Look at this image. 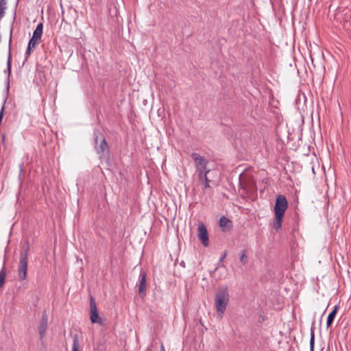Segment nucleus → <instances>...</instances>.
<instances>
[{
	"mask_svg": "<svg viewBox=\"0 0 351 351\" xmlns=\"http://www.w3.org/2000/svg\"><path fill=\"white\" fill-rule=\"evenodd\" d=\"M43 25L42 23H40L34 31L33 36L31 38H33L34 40H40L43 34Z\"/></svg>",
	"mask_w": 351,
	"mask_h": 351,
	"instance_id": "12",
	"label": "nucleus"
},
{
	"mask_svg": "<svg viewBox=\"0 0 351 351\" xmlns=\"http://www.w3.org/2000/svg\"><path fill=\"white\" fill-rule=\"evenodd\" d=\"M230 295L227 287H221L218 289L215 298V305L217 316L221 319L226 310L229 302Z\"/></svg>",
	"mask_w": 351,
	"mask_h": 351,
	"instance_id": "2",
	"label": "nucleus"
},
{
	"mask_svg": "<svg viewBox=\"0 0 351 351\" xmlns=\"http://www.w3.org/2000/svg\"><path fill=\"white\" fill-rule=\"evenodd\" d=\"M240 262L243 264V265H245L247 262V256L246 255V253H245V251H243L241 256H240Z\"/></svg>",
	"mask_w": 351,
	"mask_h": 351,
	"instance_id": "18",
	"label": "nucleus"
},
{
	"mask_svg": "<svg viewBox=\"0 0 351 351\" xmlns=\"http://www.w3.org/2000/svg\"><path fill=\"white\" fill-rule=\"evenodd\" d=\"M197 237L204 247L209 245V238L207 229L203 223H200L197 228Z\"/></svg>",
	"mask_w": 351,
	"mask_h": 351,
	"instance_id": "7",
	"label": "nucleus"
},
{
	"mask_svg": "<svg viewBox=\"0 0 351 351\" xmlns=\"http://www.w3.org/2000/svg\"><path fill=\"white\" fill-rule=\"evenodd\" d=\"M6 0H0V6H5Z\"/></svg>",
	"mask_w": 351,
	"mask_h": 351,
	"instance_id": "23",
	"label": "nucleus"
},
{
	"mask_svg": "<svg viewBox=\"0 0 351 351\" xmlns=\"http://www.w3.org/2000/svg\"><path fill=\"white\" fill-rule=\"evenodd\" d=\"M146 278L147 274L145 271H141L139 275L138 279V293L141 297H144L146 291Z\"/></svg>",
	"mask_w": 351,
	"mask_h": 351,
	"instance_id": "8",
	"label": "nucleus"
},
{
	"mask_svg": "<svg viewBox=\"0 0 351 351\" xmlns=\"http://www.w3.org/2000/svg\"><path fill=\"white\" fill-rule=\"evenodd\" d=\"M79 349V342L77 337L75 336L73 339V346H72V350L71 351H78Z\"/></svg>",
	"mask_w": 351,
	"mask_h": 351,
	"instance_id": "19",
	"label": "nucleus"
},
{
	"mask_svg": "<svg viewBox=\"0 0 351 351\" xmlns=\"http://www.w3.org/2000/svg\"><path fill=\"white\" fill-rule=\"evenodd\" d=\"M208 173H204L199 176H197L198 180L200 182V183L204 185V189H206L210 188V180L208 178Z\"/></svg>",
	"mask_w": 351,
	"mask_h": 351,
	"instance_id": "14",
	"label": "nucleus"
},
{
	"mask_svg": "<svg viewBox=\"0 0 351 351\" xmlns=\"http://www.w3.org/2000/svg\"><path fill=\"white\" fill-rule=\"evenodd\" d=\"M12 27L10 29V36L9 39V53L7 61V69L5 70V73H8V78H7V88L10 87V75L11 74V43H12Z\"/></svg>",
	"mask_w": 351,
	"mask_h": 351,
	"instance_id": "9",
	"label": "nucleus"
},
{
	"mask_svg": "<svg viewBox=\"0 0 351 351\" xmlns=\"http://www.w3.org/2000/svg\"><path fill=\"white\" fill-rule=\"evenodd\" d=\"M97 141H98V136H95V141L96 145L97 144Z\"/></svg>",
	"mask_w": 351,
	"mask_h": 351,
	"instance_id": "24",
	"label": "nucleus"
},
{
	"mask_svg": "<svg viewBox=\"0 0 351 351\" xmlns=\"http://www.w3.org/2000/svg\"><path fill=\"white\" fill-rule=\"evenodd\" d=\"M28 250L29 247H27L20 254L18 275L19 280L21 281H23L27 278Z\"/></svg>",
	"mask_w": 351,
	"mask_h": 351,
	"instance_id": "4",
	"label": "nucleus"
},
{
	"mask_svg": "<svg viewBox=\"0 0 351 351\" xmlns=\"http://www.w3.org/2000/svg\"><path fill=\"white\" fill-rule=\"evenodd\" d=\"M95 148L100 158L106 160H110L109 147L104 137H102L100 144L99 145H96Z\"/></svg>",
	"mask_w": 351,
	"mask_h": 351,
	"instance_id": "5",
	"label": "nucleus"
},
{
	"mask_svg": "<svg viewBox=\"0 0 351 351\" xmlns=\"http://www.w3.org/2000/svg\"><path fill=\"white\" fill-rule=\"evenodd\" d=\"M6 278V267H5V262H3V267L0 270V287L2 288L5 283V280Z\"/></svg>",
	"mask_w": 351,
	"mask_h": 351,
	"instance_id": "15",
	"label": "nucleus"
},
{
	"mask_svg": "<svg viewBox=\"0 0 351 351\" xmlns=\"http://www.w3.org/2000/svg\"><path fill=\"white\" fill-rule=\"evenodd\" d=\"M314 343H315L314 329L311 328V339H310L311 351H313Z\"/></svg>",
	"mask_w": 351,
	"mask_h": 351,
	"instance_id": "16",
	"label": "nucleus"
},
{
	"mask_svg": "<svg viewBox=\"0 0 351 351\" xmlns=\"http://www.w3.org/2000/svg\"><path fill=\"white\" fill-rule=\"evenodd\" d=\"M6 6H0V20L5 16Z\"/></svg>",
	"mask_w": 351,
	"mask_h": 351,
	"instance_id": "20",
	"label": "nucleus"
},
{
	"mask_svg": "<svg viewBox=\"0 0 351 351\" xmlns=\"http://www.w3.org/2000/svg\"><path fill=\"white\" fill-rule=\"evenodd\" d=\"M288 208V202L283 195H278L276 199L274 206L275 219L273 223V227L276 230H278L282 226V222L285 213Z\"/></svg>",
	"mask_w": 351,
	"mask_h": 351,
	"instance_id": "1",
	"label": "nucleus"
},
{
	"mask_svg": "<svg viewBox=\"0 0 351 351\" xmlns=\"http://www.w3.org/2000/svg\"><path fill=\"white\" fill-rule=\"evenodd\" d=\"M338 309H339V306L337 305H336V306H335L333 310L329 313L328 318H327V322H326V327L327 328H329L331 326V325L335 319V317L336 316Z\"/></svg>",
	"mask_w": 351,
	"mask_h": 351,
	"instance_id": "13",
	"label": "nucleus"
},
{
	"mask_svg": "<svg viewBox=\"0 0 351 351\" xmlns=\"http://www.w3.org/2000/svg\"><path fill=\"white\" fill-rule=\"evenodd\" d=\"M226 256V252H224L219 258V262H222Z\"/></svg>",
	"mask_w": 351,
	"mask_h": 351,
	"instance_id": "22",
	"label": "nucleus"
},
{
	"mask_svg": "<svg viewBox=\"0 0 351 351\" xmlns=\"http://www.w3.org/2000/svg\"><path fill=\"white\" fill-rule=\"evenodd\" d=\"M191 156L194 161L195 173L197 176L210 172V170L207 168L208 161L206 158L195 152L192 153Z\"/></svg>",
	"mask_w": 351,
	"mask_h": 351,
	"instance_id": "3",
	"label": "nucleus"
},
{
	"mask_svg": "<svg viewBox=\"0 0 351 351\" xmlns=\"http://www.w3.org/2000/svg\"><path fill=\"white\" fill-rule=\"evenodd\" d=\"M219 226L223 231H228L232 228V223L229 219L225 216H222L219 219Z\"/></svg>",
	"mask_w": 351,
	"mask_h": 351,
	"instance_id": "11",
	"label": "nucleus"
},
{
	"mask_svg": "<svg viewBox=\"0 0 351 351\" xmlns=\"http://www.w3.org/2000/svg\"><path fill=\"white\" fill-rule=\"evenodd\" d=\"M47 324H48V321H47V315L45 314H44L42 316V319L40 322V325H39V328H38L40 338L41 339L45 337V332L47 329Z\"/></svg>",
	"mask_w": 351,
	"mask_h": 351,
	"instance_id": "10",
	"label": "nucleus"
},
{
	"mask_svg": "<svg viewBox=\"0 0 351 351\" xmlns=\"http://www.w3.org/2000/svg\"><path fill=\"white\" fill-rule=\"evenodd\" d=\"M39 40H34L33 38H31L28 43V47L31 49H34L38 44Z\"/></svg>",
	"mask_w": 351,
	"mask_h": 351,
	"instance_id": "17",
	"label": "nucleus"
},
{
	"mask_svg": "<svg viewBox=\"0 0 351 351\" xmlns=\"http://www.w3.org/2000/svg\"><path fill=\"white\" fill-rule=\"evenodd\" d=\"M90 320L93 324H102V320L99 315L97 312V308L96 302L94 298L90 296Z\"/></svg>",
	"mask_w": 351,
	"mask_h": 351,
	"instance_id": "6",
	"label": "nucleus"
},
{
	"mask_svg": "<svg viewBox=\"0 0 351 351\" xmlns=\"http://www.w3.org/2000/svg\"><path fill=\"white\" fill-rule=\"evenodd\" d=\"M32 49L31 48L28 47L26 49V51H25V60H27L28 57L29 56V55L31 54L32 53Z\"/></svg>",
	"mask_w": 351,
	"mask_h": 351,
	"instance_id": "21",
	"label": "nucleus"
},
{
	"mask_svg": "<svg viewBox=\"0 0 351 351\" xmlns=\"http://www.w3.org/2000/svg\"><path fill=\"white\" fill-rule=\"evenodd\" d=\"M161 351H165L163 345L161 346Z\"/></svg>",
	"mask_w": 351,
	"mask_h": 351,
	"instance_id": "25",
	"label": "nucleus"
}]
</instances>
